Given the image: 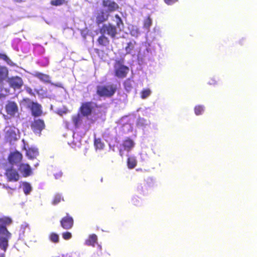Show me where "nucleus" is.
<instances>
[{"label":"nucleus","mask_w":257,"mask_h":257,"mask_svg":"<svg viewBox=\"0 0 257 257\" xmlns=\"http://www.w3.org/2000/svg\"><path fill=\"white\" fill-rule=\"evenodd\" d=\"M116 19V26H114L110 23L103 24L99 29V32L101 34L104 35H107L110 38L114 39L117 34V28H120L123 27V23L121 18L117 14L115 15Z\"/></svg>","instance_id":"obj_1"},{"label":"nucleus","mask_w":257,"mask_h":257,"mask_svg":"<svg viewBox=\"0 0 257 257\" xmlns=\"http://www.w3.org/2000/svg\"><path fill=\"white\" fill-rule=\"evenodd\" d=\"M152 24V21L150 16L147 17L144 21L143 27L147 29H149Z\"/></svg>","instance_id":"obj_33"},{"label":"nucleus","mask_w":257,"mask_h":257,"mask_svg":"<svg viewBox=\"0 0 257 257\" xmlns=\"http://www.w3.org/2000/svg\"><path fill=\"white\" fill-rule=\"evenodd\" d=\"M50 240L54 243H58L59 240V235L54 232H52L49 236Z\"/></svg>","instance_id":"obj_34"},{"label":"nucleus","mask_w":257,"mask_h":257,"mask_svg":"<svg viewBox=\"0 0 257 257\" xmlns=\"http://www.w3.org/2000/svg\"><path fill=\"white\" fill-rule=\"evenodd\" d=\"M64 201L63 197L61 196V195L57 194H56L52 200V204L54 205L58 204L61 201Z\"/></svg>","instance_id":"obj_30"},{"label":"nucleus","mask_w":257,"mask_h":257,"mask_svg":"<svg viewBox=\"0 0 257 257\" xmlns=\"http://www.w3.org/2000/svg\"><path fill=\"white\" fill-rule=\"evenodd\" d=\"M8 237L0 238V248L2 249L4 252H6L8 246Z\"/></svg>","instance_id":"obj_24"},{"label":"nucleus","mask_w":257,"mask_h":257,"mask_svg":"<svg viewBox=\"0 0 257 257\" xmlns=\"http://www.w3.org/2000/svg\"><path fill=\"white\" fill-rule=\"evenodd\" d=\"M30 125L33 133L39 136L41 135L42 131L45 128L44 121L41 119H34Z\"/></svg>","instance_id":"obj_8"},{"label":"nucleus","mask_w":257,"mask_h":257,"mask_svg":"<svg viewBox=\"0 0 257 257\" xmlns=\"http://www.w3.org/2000/svg\"><path fill=\"white\" fill-rule=\"evenodd\" d=\"M109 17V14L107 13L104 10H100L98 11L95 16L96 24L99 26L104 22L107 21Z\"/></svg>","instance_id":"obj_13"},{"label":"nucleus","mask_w":257,"mask_h":257,"mask_svg":"<svg viewBox=\"0 0 257 257\" xmlns=\"http://www.w3.org/2000/svg\"><path fill=\"white\" fill-rule=\"evenodd\" d=\"M6 136L10 141L16 140L17 139V134L15 131L10 129L7 131Z\"/></svg>","instance_id":"obj_27"},{"label":"nucleus","mask_w":257,"mask_h":257,"mask_svg":"<svg viewBox=\"0 0 257 257\" xmlns=\"http://www.w3.org/2000/svg\"><path fill=\"white\" fill-rule=\"evenodd\" d=\"M124 87L126 90H129L132 88V84L130 79H127L124 82Z\"/></svg>","instance_id":"obj_36"},{"label":"nucleus","mask_w":257,"mask_h":257,"mask_svg":"<svg viewBox=\"0 0 257 257\" xmlns=\"http://www.w3.org/2000/svg\"><path fill=\"white\" fill-rule=\"evenodd\" d=\"M126 163L128 168L133 169L136 167L138 161L136 157L132 156L128 157Z\"/></svg>","instance_id":"obj_19"},{"label":"nucleus","mask_w":257,"mask_h":257,"mask_svg":"<svg viewBox=\"0 0 257 257\" xmlns=\"http://www.w3.org/2000/svg\"><path fill=\"white\" fill-rule=\"evenodd\" d=\"M62 237L65 240L70 239L72 237V234L71 232L66 231L62 234Z\"/></svg>","instance_id":"obj_38"},{"label":"nucleus","mask_w":257,"mask_h":257,"mask_svg":"<svg viewBox=\"0 0 257 257\" xmlns=\"http://www.w3.org/2000/svg\"><path fill=\"white\" fill-rule=\"evenodd\" d=\"M92 113H77L72 116V121L76 127H79L82 124L85 123H93L96 119L91 118Z\"/></svg>","instance_id":"obj_4"},{"label":"nucleus","mask_w":257,"mask_h":257,"mask_svg":"<svg viewBox=\"0 0 257 257\" xmlns=\"http://www.w3.org/2000/svg\"><path fill=\"white\" fill-rule=\"evenodd\" d=\"M18 170L24 177H27L32 174L31 167L28 164H20L18 166Z\"/></svg>","instance_id":"obj_15"},{"label":"nucleus","mask_w":257,"mask_h":257,"mask_svg":"<svg viewBox=\"0 0 257 257\" xmlns=\"http://www.w3.org/2000/svg\"><path fill=\"white\" fill-rule=\"evenodd\" d=\"M122 146L124 150L127 152H130L134 147L135 143L132 139L129 137H127L123 141Z\"/></svg>","instance_id":"obj_17"},{"label":"nucleus","mask_w":257,"mask_h":257,"mask_svg":"<svg viewBox=\"0 0 257 257\" xmlns=\"http://www.w3.org/2000/svg\"><path fill=\"white\" fill-rule=\"evenodd\" d=\"M117 90V86L114 84L98 85L96 87V93L100 97L109 98L114 95Z\"/></svg>","instance_id":"obj_2"},{"label":"nucleus","mask_w":257,"mask_h":257,"mask_svg":"<svg viewBox=\"0 0 257 257\" xmlns=\"http://www.w3.org/2000/svg\"><path fill=\"white\" fill-rule=\"evenodd\" d=\"M97 51H98V49H97L96 50H95V52H97Z\"/></svg>","instance_id":"obj_50"},{"label":"nucleus","mask_w":257,"mask_h":257,"mask_svg":"<svg viewBox=\"0 0 257 257\" xmlns=\"http://www.w3.org/2000/svg\"><path fill=\"white\" fill-rule=\"evenodd\" d=\"M7 82L10 87L14 90L21 89L24 84L22 78L18 76H12L8 78Z\"/></svg>","instance_id":"obj_9"},{"label":"nucleus","mask_w":257,"mask_h":257,"mask_svg":"<svg viewBox=\"0 0 257 257\" xmlns=\"http://www.w3.org/2000/svg\"><path fill=\"white\" fill-rule=\"evenodd\" d=\"M23 191L26 195H28L32 190L30 184L28 182H24L23 184Z\"/></svg>","instance_id":"obj_32"},{"label":"nucleus","mask_w":257,"mask_h":257,"mask_svg":"<svg viewBox=\"0 0 257 257\" xmlns=\"http://www.w3.org/2000/svg\"><path fill=\"white\" fill-rule=\"evenodd\" d=\"M217 82V80L215 78H212L209 81L208 83L210 85H214L216 84Z\"/></svg>","instance_id":"obj_42"},{"label":"nucleus","mask_w":257,"mask_h":257,"mask_svg":"<svg viewBox=\"0 0 257 257\" xmlns=\"http://www.w3.org/2000/svg\"><path fill=\"white\" fill-rule=\"evenodd\" d=\"M0 257H5L4 253H0Z\"/></svg>","instance_id":"obj_48"},{"label":"nucleus","mask_w":257,"mask_h":257,"mask_svg":"<svg viewBox=\"0 0 257 257\" xmlns=\"http://www.w3.org/2000/svg\"><path fill=\"white\" fill-rule=\"evenodd\" d=\"M39 154L37 149L31 148H29L26 151V155L29 159L35 158Z\"/></svg>","instance_id":"obj_20"},{"label":"nucleus","mask_w":257,"mask_h":257,"mask_svg":"<svg viewBox=\"0 0 257 257\" xmlns=\"http://www.w3.org/2000/svg\"><path fill=\"white\" fill-rule=\"evenodd\" d=\"M9 75V70L7 67L0 65V98L4 97V92L7 93V89L4 87V80H5Z\"/></svg>","instance_id":"obj_6"},{"label":"nucleus","mask_w":257,"mask_h":257,"mask_svg":"<svg viewBox=\"0 0 257 257\" xmlns=\"http://www.w3.org/2000/svg\"><path fill=\"white\" fill-rule=\"evenodd\" d=\"M67 3L66 0H52L50 4L53 6H59Z\"/></svg>","instance_id":"obj_35"},{"label":"nucleus","mask_w":257,"mask_h":257,"mask_svg":"<svg viewBox=\"0 0 257 257\" xmlns=\"http://www.w3.org/2000/svg\"><path fill=\"white\" fill-rule=\"evenodd\" d=\"M101 5L105 9V11L109 14L118 11L120 8L119 5L112 0H102Z\"/></svg>","instance_id":"obj_7"},{"label":"nucleus","mask_w":257,"mask_h":257,"mask_svg":"<svg viewBox=\"0 0 257 257\" xmlns=\"http://www.w3.org/2000/svg\"><path fill=\"white\" fill-rule=\"evenodd\" d=\"M2 221L3 223L6 224H9L12 222V219L9 217H4L2 219Z\"/></svg>","instance_id":"obj_40"},{"label":"nucleus","mask_w":257,"mask_h":257,"mask_svg":"<svg viewBox=\"0 0 257 257\" xmlns=\"http://www.w3.org/2000/svg\"><path fill=\"white\" fill-rule=\"evenodd\" d=\"M97 237L96 235L93 234L90 235L89 238L86 240V244L88 245L94 246L97 242Z\"/></svg>","instance_id":"obj_22"},{"label":"nucleus","mask_w":257,"mask_h":257,"mask_svg":"<svg viewBox=\"0 0 257 257\" xmlns=\"http://www.w3.org/2000/svg\"><path fill=\"white\" fill-rule=\"evenodd\" d=\"M0 59L5 61L8 65L11 66H15V64L5 54L0 53Z\"/></svg>","instance_id":"obj_26"},{"label":"nucleus","mask_w":257,"mask_h":257,"mask_svg":"<svg viewBox=\"0 0 257 257\" xmlns=\"http://www.w3.org/2000/svg\"><path fill=\"white\" fill-rule=\"evenodd\" d=\"M21 109L29 108L31 112H42V106L37 102H33L29 98H24L20 102Z\"/></svg>","instance_id":"obj_5"},{"label":"nucleus","mask_w":257,"mask_h":257,"mask_svg":"<svg viewBox=\"0 0 257 257\" xmlns=\"http://www.w3.org/2000/svg\"><path fill=\"white\" fill-rule=\"evenodd\" d=\"M23 155L19 152L16 151L11 152L8 156V162L12 166H18L22 161Z\"/></svg>","instance_id":"obj_10"},{"label":"nucleus","mask_w":257,"mask_h":257,"mask_svg":"<svg viewBox=\"0 0 257 257\" xmlns=\"http://www.w3.org/2000/svg\"><path fill=\"white\" fill-rule=\"evenodd\" d=\"M136 42L135 40H132L127 43L125 47V50L126 54H131L134 50L135 46L136 45Z\"/></svg>","instance_id":"obj_21"},{"label":"nucleus","mask_w":257,"mask_h":257,"mask_svg":"<svg viewBox=\"0 0 257 257\" xmlns=\"http://www.w3.org/2000/svg\"><path fill=\"white\" fill-rule=\"evenodd\" d=\"M25 90L29 94H30L31 95H35V94L33 92L32 89L31 88H30V87H28V86L25 87Z\"/></svg>","instance_id":"obj_41"},{"label":"nucleus","mask_w":257,"mask_h":257,"mask_svg":"<svg viewBox=\"0 0 257 257\" xmlns=\"http://www.w3.org/2000/svg\"><path fill=\"white\" fill-rule=\"evenodd\" d=\"M151 93V91L149 88L144 89L141 92V97L142 99H146L149 97Z\"/></svg>","instance_id":"obj_31"},{"label":"nucleus","mask_w":257,"mask_h":257,"mask_svg":"<svg viewBox=\"0 0 257 257\" xmlns=\"http://www.w3.org/2000/svg\"><path fill=\"white\" fill-rule=\"evenodd\" d=\"M204 110V107L203 105H198L196 106L194 108L195 112H201Z\"/></svg>","instance_id":"obj_39"},{"label":"nucleus","mask_w":257,"mask_h":257,"mask_svg":"<svg viewBox=\"0 0 257 257\" xmlns=\"http://www.w3.org/2000/svg\"><path fill=\"white\" fill-rule=\"evenodd\" d=\"M97 51H98V49H97L96 50H95V52H97Z\"/></svg>","instance_id":"obj_49"},{"label":"nucleus","mask_w":257,"mask_h":257,"mask_svg":"<svg viewBox=\"0 0 257 257\" xmlns=\"http://www.w3.org/2000/svg\"><path fill=\"white\" fill-rule=\"evenodd\" d=\"M94 144L96 149L102 150L104 147V144L100 138L95 139Z\"/></svg>","instance_id":"obj_29"},{"label":"nucleus","mask_w":257,"mask_h":257,"mask_svg":"<svg viewBox=\"0 0 257 257\" xmlns=\"http://www.w3.org/2000/svg\"><path fill=\"white\" fill-rule=\"evenodd\" d=\"M133 201H134V204L136 205V203H135V202H137V201H138V200L137 199V198H134L133 199Z\"/></svg>","instance_id":"obj_47"},{"label":"nucleus","mask_w":257,"mask_h":257,"mask_svg":"<svg viewBox=\"0 0 257 257\" xmlns=\"http://www.w3.org/2000/svg\"><path fill=\"white\" fill-rule=\"evenodd\" d=\"M10 233L5 226H0V238L8 237L9 238Z\"/></svg>","instance_id":"obj_25"},{"label":"nucleus","mask_w":257,"mask_h":257,"mask_svg":"<svg viewBox=\"0 0 257 257\" xmlns=\"http://www.w3.org/2000/svg\"><path fill=\"white\" fill-rule=\"evenodd\" d=\"M98 44L102 47H107L109 45L110 41L109 39L103 34L101 35L98 38L97 40Z\"/></svg>","instance_id":"obj_18"},{"label":"nucleus","mask_w":257,"mask_h":257,"mask_svg":"<svg viewBox=\"0 0 257 257\" xmlns=\"http://www.w3.org/2000/svg\"><path fill=\"white\" fill-rule=\"evenodd\" d=\"M96 107V104L93 102L89 101L83 102L81 104L79 111L80 112H92Z\"/></svg>","instance_id":"obj_14"},{"label":"nucleus","mask_w":257,"mask_h":257,"mask_svg":"<svg viewBox=\"0 0 257 257\" xmlns=\"http://www.w3.org/2000/svg\"><path fill=\"white\" fill-rule=\"evenodd\" d=\"M177 1L178 0H164V2L168 5H172Z\"/></svg>","instance_id":"obj_43"},{"label":"nucleus","mask_w":257,"mask_h":257,"mask_svg":"<svg viewBox=\"0 0 257 257\" xmlns=\"http://www.w3.org/2000/svg\"><path fill=\"white\" fill-rule=\"evenodd\" d=\"M35 76L39 79L41 81H43L45 83L49 82L50 77L49 75L45 74L42 73L37 72L35 74Z\"/></svg>","instance_id":"obj_23"},{"label":"nucleus","mask_w":257,"mask_h":257,"mask_svg":"<svg viewBox=\"0 0 257 257\" xmlns=\"http://www.w3.org/2000/svg\"><path fill=\"white\" fill-rule=\"evenodd\" d=\"M35 92L40 97L42 98H47L49 96L47 90H44L43 88H41L39 89H36Z\"/></svg>","instance_id":"obj_28"},{"label":"nucleus","mask_w":257,"mask_h":257,"mask_svg":"<svg viewBox=\"0 0 257 257\" xmlns=\"http://www.w3.org/2000/svg\"><path fill=\"white\" fill-rule=\"evenodd\" d=\"M60 223L61 226L64 229L69 230L74 225V219L69 213H67L66 215L61 219Z\"/></svg>","instance_id":"obj_11"},{"label":"nucleus","mask_w":257,"mask_h":257,"mask_svg":"<svg viewBox=\"0 0 257 257\" xmlns=\"http://www.w3.org/2000/svg\"><path fill=\"white\" fill-rule=\"evenodd\" d=\"M123 60H116L114 63V75L120 79L126 77L128 72V67L123 64Z\"/></svg>","instance_id":"obj_3"},{"label":"nucleus","mask_w":257,"mask_h":257,"mask_svg":"<svg viewBox=\"0 0 257 257\" xmlns=\"http://www.w3.org/2000/svg\"><path fill=\"white\" fill-rule=\"evenodd\" d=\"M119 155H120V156L123 157V154L122 151L121 149L119 150Z\"/></svg>","instance_id":"obj_44"},{"label":"nucleus","mask_w":257,"mask_h":257,"mask_svg":"<svg viewBox=\"0 0 257 257\" xmlns=\"http://www.w3.org/2000/svg\"><path fill=\"white\" fill-rule=\"evenodd\" d=\"M5 175L8 181L11 182H16L20 179V175L18 171L13 167L6 170Z\"/></svg>","instance_id":"obj_12"},{"label":"nucleus","mask_w":257,"mask_h":257,"mask_svg":"<svg viewBox=\"0 0 257 257\" xmlns=\"http://www.w3.org/2000/svg\"><path fill=\"white\" fill-rule=\"evenodd\" d=\"M15 2H17V3H22L23 0H14Z\"/></svg>","instance_id":"obj_46"},{"label":"nucleus","mask_w":257,"mask_h":257,"mask_svg":"<svg viewBox=\"0 0 257 257\" xmlns=\"http://www.w3.org/2000/svg\"><path fill=\"white\" fill-rule=\"evenodd\" d=\"M5 109L7 112H18V105L16 102L9 100L5 105Z\"/></svg>","instance_id":"obj_16"},{"label":"nucleus","mask_w":257,"mask_h":257,"mask_svg":"<svg viewBox=\"0 0 257 257\" xmlns=\"http://www.w3.org/2000/svg\"><path fill=\"white\" fill-rule=\"evenodd\" d=\"M32 114H33V115L34 116L36 117V116H40V114H41V113H32Z\"/></svg>","instance_id":"obj_45"},{"label":"nucleus","mask_w":257,"mask_h":257,"mask_svg":"<svg viewBox=\"0 0 257 257\" xmlns=\"http://www.w3.org/2000/svg\"><path fill=\"white\" fill-rule=\"evenodd\" d=\"M147 121L143 118H139L137 123V125L139 127L147 125Z\"/></svg>","instance_id":"obj_37"}]
</instances>
